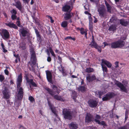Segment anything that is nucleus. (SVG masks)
<instances>
[{"mask_svg": "<svg viewBox=\"0 0 129 129\" xmlns=\"http://www.w3.org/2000/svg\"><path fill=\"white\" fill-rule=\"evenodd\" d=\"M101 119V116L99 114H96L94 119L93 115L90 113H87L85 117V122L89 123L91 122L94 121L96 123L99 124L103 126V127L105 128V126H107V125L106 122L104 121H101L100 120Z\"/></svg>", "mask_w": 129, "mask_h": 129, "instance_id": "1", "label": "nucleus"}, {"mask_svg": "<svg viewBox=\"0 0 129 129\" xmlns=\"http://www.w3.org/2000/svg\"><path fill=\"white\" fill-rule=\"evenodd\" d=\"M22 81V76L21 74L19 75L17 79L16 89L18 93L16 96L18 100L22 101L24 95V89L23 87H21Z\"/></svg>", "mask_w": 129, "mask_h": 129, "instance_id": "2", "label": "nucleus"}, {"mask_svg": "<svg viewBox=\"0 0 129 129\" xmlns=\"http://www.w3.org/2000/svg\"><path fill=\"white\" fill-rule=\"evenodd\" d=\"M52 88L53 90H55V91H54L52 89L47 87L45 88V89L47 91L48 93L53 97L54 99L57 100L61 101L62 100V99L61 96L57 95H54V94L56 93L58 94L59 93L60 91L58 90H59V89L58 88L57 86L54 85H52Z\"/></svg>", "mask_w": 129, "mask_h": 129, "instance_id": "3", "label": "nucleus"}, {"mask_svg": "<svg viewBox=\"0 0 129 129\" xmlns=\"http://www.w3.org/2000/svg\"><path fill=\"white\" fill-rule=\"evenodd\" d=\"M62 115L65 119L70 120L73 117V112L69 109L64 108L62 110Z\"/></svg>", "mask_w": 129, "mask_h": 129, "instance_id": "4", "label": "nucleus"}, {"mask_svg": "<svg viewBox=\"0 0 129 129\" xmlns=\"http://www.w3.org/2000/svg\"><path fill=\"white\" fill-rule=\"evenodd\" d=\"M125 42L120 40L112 43L111 44V47L113 49L121 48L124 46Z\"/></svg>", "mask_w": 129, "mask_h": 129, "instance_id": "5", "label": "nucleus"}, {"mask_svg": "<svg viewBox=\"0 0 129 129\" xmlns=\"http://www.w3.org/2000/svg\"><path fill=\"white\" fill-rule=\"evenodd\" d=\"M0 34L3 39L6 40L10 38V34L8 30L3 29L0 30Z\"/></svg>", "mask_w": 129, "mask_h": 129, "instance_id": "6", "label": "nucleus"}, {"mask_svg": "<svg viewBox=\"0 0 129 129\" xmlns=\"http://www.w3.org/2000/svg\"><path fill=\"white\" fill-rule=\"evenodd\" d=\"M100 16L102 18H105L106 16V11L104 5L101 6L98 9Z\"/></svg>", "mask_w": 129, "mask_h": 129, "instance_id": "7", "label": "nucleus"}, {"mask_svg": "<svg viewBox=\"0 0 129 129\" xmlns=\"http://www.w3.org/2000/svg\"><path fill=\"white\" fill-rule=\"evenodd\" d=\"M116 95L115 93L113 92H109L102 98V100L104 101H109L110 99L114 97Z\"/></svg>", "mask_w": 129, "mask_h": 129, "instance_id": "8", "label": "nucleus"}, {"mask_svg": "<svg viewBox=\"0 0 129 129\" xmlns=\"http://www.w3.org/2000/svg\"><path fill=\"white\" fill-rule=\"evenodd\" d=\"M98 102L95 100L90 99L88 100L87 103L89 106L91 108L96 107L98 105Z\"/></svg>", "mask_w": 129, "mask_h": 129, "instance_id": "9", "label": "nucleus"}, {"mask_svg": "<svg viewBox=\"0 0 129 129\" xmlns=\"http://www.w3.org/2000/svg\"><path fill=\"white\" fill-rule=\"evenodd\" d=\"M4 99H9L10 96V92L7 87H5L2 91Z\"/></svg>", "mask_w": 129, "mask_h": 129, "instance_id": "10", "label": "nucleus"}, {"mask_svg": "<svg viewBox=\"0 0 129 129\" xmlns=\"http://www.w3.org/2000/svg\"><path fill=\"white\" fill-rule=\"evenodd\" d=\"M115 84L119 87L121 90L124 92L127 93V89L124 86V85L122 84L121 82L116 80V82L115 83Z\"/></svg>", "mask_w": 129, "mask_h": 129, "instance_id": "11", "label": "nucleus"}, {"mask_svg": "<svg viewBox=\"0 0 129 129\" xmlns=\"http://www.w3.org/2000/svg\"><path fill=\"white\" fill-rule=\"evenodd\" d=\"M86 79L88 83H90L96 80V77L94 75L91 76L90 74H88L87 75Z\"/></svg>", "mask_w": 129, "mask_h": 129, "instance_id": "12", "label": "nucleus"}, {"mask_svg": "<svg viewBox=\"0 0 129 129\" xmlns=\"http://www.w3.org/2000/svg\"><path fill=\"white\" fill-rule=\"evenodd\" d=\"M20 32L22 36L25 37L28 36L29 34V30L27 28H22L20 29Z\"/></svg>", "mask_w": 129, "mask_h": 129, "instance_id": "13", "label": "nucleus"}, {"mask_svg": "<svg viewBox=\"0 0 129 129\" xmlns=\"http://www.w3.org/2000/svg\"><path fill=\"white\" fill-rule=\"evenodd\" d=\"M46 78L48 81L50 83H52V79L51 73L49 71H46Z\"/></svg>", "mask_w": 129, "mask_h": 129, "instance_id": "14", "label": "nucleus"}, {"mask_svg": "<svg viewBox=\"0 0 129 129\" xmlns=\"http://www.w3.org/2000/svg\"><path fill=\"white\" fill-rule=\"evenodd\" d=\"M48 104L52 112L57 117L58 116L56 112V109L53 106L52 104H51L49 102H48Z\"/></svg>", "mask_w": 129, "mask_h": 129, "instance_id": "15", "label": "nucleus"}, {"mask_svg": "<svg viewBox=\"0 0 129 129\" xmlns=\"http://www.w3.org/2000/svg\"><path fill=\"white\" fill-rule=\"evenodd\" d=\"M70 129H77L78 128V125L75 122H72L69 125Z\"/></svg>", "mask_w": 129, "mask_h": 129, "instance_id": "16", "label": "nucleus"}, {"mask_svg": "<svg viewBox=\"0 0 129 129\" xmlns=\"http://www.w3.org/2000/svg\"><path fill=\"white\" fill-rule=\"evenodd\" d=\"M5 24L10 28H13L16 29H18L17 25L12 22H9L8 23H5Z\"/></svg>", "mask_w": 129, "mask_h": 129, "instance_id": "17", "label": "nucleus"}, {"mask_svg": "<svg viewBox=\"0 0 129 129\" xmlns=\"http://www.w3.org/2000/svg\"><path fill=\"white\" fill-rule=\"evenodd\" d=\"M119 23L122 26H126L128 25L129 23L127 21L123 19L119 20Z\"/></svg>", "mask_w": 129, "mask_h": 129, "instance_id": "18", "label": "nucleus"}, {"mask_svg": "<svg viewBox=\"0 0 129 129\" xmlns=\"http://www.w3.org/2000/svg\"><path fill=\"white\" fill-rule=\"evenodd\" d=\"M15 6L18 8L20 11L22 10V6L21 2L18 0L15 2Z\"/></svg>", "mask_w": 129, "mask_h": 129, "instance_id": "19", "label": "nucleus"}, {"mask_svg": "<svg viewBox=\"0 0 129 129\" xmlns=\"http://www.w3.org/2000/svg\"><path fill=\"white\" fill-rule=\"evenodd\" d=\"M34 30L37 39H38L39 41H41V36L40 34V32L36 28H35Z\"/></svg>", "mask_w": 129, "mask_h": 129, "instance_id": "20", "label": "nucleus"}, {"mask_svg": "<svg viewBox=\"0 0 129 129\" xmlns=\"http://www.w3.org/2000/svg\"><path fill=\"white\" fill-rule=\"evenodd\" d=\"M73 14H71V13L70 12H67L65 14V16H64V18L66 20H68L70 19L73 15Z\"/></svg>", "mask_w": 129, "mask_h": 129, "instance_id": "21", "label": "nucleus"}, {"mask_svg": "<svg viewBox=\"0 0 129 129\" xmlns=\"http://www.w3.org/2000/svg\"><path fill=\"white\" fill-rule=\"evenodd\" d=\"M19 48L22 50H25L26 48V44L24 42H22L20 43Z\"/></svg>", "mask_w": 129, "mask_h": 129, "instance_id": "22", "label": "nucleus"}, {"mask_svg": "<svg viewBox=\"0 0 129 129\" xmlns=\"http://www.w3.org/2000/svg\"><path fill=\"white\" fill-rule=\"evenodd\" d=\"M102 63L106 65L108 68H110L112 66L111 63L109 61L103 59L102 61Z\"/></svg>", "mask_w": 129, "mask_h": 129, "instance_id": "23", "label": "nucleus"}, {"mask_svg": "<svg viewBox=\"0 0 129 129\" xmlns=\"http://www.w3.org/2000/svg\"><path fill=\"white\" fill-rule=\"evenodd\" d=\"M80 33L82 35L84 34L85 37L86 38V39H87V30H84V28L83 27H81V28Z\"/></svg>", "mask_w": 129, "mask_h": 129, "instance_id": "24", "label": "nucleus"}, {"mask_svg": "<svg viewBox=\"0 0 129 129\" xmlns=\"http://www.w3.org/2000/svg\"><path fill=\"white\" fill-rule=\"evenodd\" d=\"M105 3L107 7V12L111 13V9L112 8L111 6L106 1H105Z\"/></svg>", "mask_w": 129, "mask_h": 129, "instance_id": "25", "label": "nucleus"}, {"mask_svg": "<svg viewBox=\"0 0 129 129\" xmlns=\"http://www.w3.org/2000/svg\"><path fill=\"white\" fill-rule=\"evenodd\" d=\"M60 66L61 67V68L59 67H58V69L59 71L61 72L63 76H66L67 74L66 72L64 70L63 68L62 65L61 64H60Z\"/></svg>", "mask_w": 129, "mask_h": 129, "instance_id": "26", "label": "nucleus"}, {"mask_svg": "<svg viewBox=\"0 0 129 129\" xmlns=\"http://www.w3.org/2000/svg\"><path fill=\"white\" fill-rule=\"evenodd\" d=\"M70 5H65L62 8V10L64 12H67L70 8Z\"/></svg>", "mask_w": 129, "mask_h": 129, "instance_id": "27", "label": "nucleus"}, {"mask_svg": "<svg viewBox=\"0 0 129 129\" xmlns=\"http://www.w3.org/2000/svg\"><path fill=\"white\" fill-rule=\"evenodd\" d=\"M116 29V25L114 24L112 25L109 28L108 30L111 31H113L115 30Z\"/></svg>", "mask_w": 129, "mask_h": 129, "instance_id": "28", "label": "nucleus"}, {"mask_svg": "<svg viewBox=\"0 0 129 129\" xmlns=\"http://www.w3.org/2000/svg\"><path fill=\"white\" fill-rule=\"evenodd\" d=\"M28 82L29 83L30 85H31L34 87H37V84L34 82L33 80L32 79H30Z\"/></svg>", "mask_w": 129, "mask_h": 129, "instance_id": "29", "label": "nucleus"}, {"mask_svg": "<svg viewBox=\"0 0 129 129\" xmlns=\"http://www.w3.org/2000/svg\"><path fill=\"white\" fill-rule=\"evenodd\" d=\"M94 70L93 68H87L85 70V72H86L88 73H91L93 72Z\"/></svg>", "mask_w": 129, "mask_h": 129, "instance_id": "30", "label": "nucleus"}, {"mask_svg": "<svg viewBox=\"0 0 129 129\" xmlns=\"http://www.w3.org/2000/svg\"><path fill=\"white\" fill-rule=\"evenodd\" d=\"M92 48H95L98 45L96 42L94 41H91L90 44H89Z\"/></svg>", "mask_w": 129, "mask_h": 129, "instance_id": "31", "label": "nucleus"}, {"mask_svg": "<svg viewBox=\"0 0 129 129\" xmlns=\"http://www.w3.org/2000/svg\"><path fill=\"white\" fill-rule=\"evenodd\" d=\"M102 66V70L103 71V73H104L105 72L107 73L108 72L107 69L105 65L102 64H101Z\"/></svg>", "mask_w": 129, "mask_h": 129, "instance_id": "32", "label": "nucleus"}, {"mask_svg": "<svg viewBox=\"0 0 129 129\" xmlns=\"http://www.w3.org/2000/svg\"><path fill=\"white\" fill-rule=\"evenodd\" d=\"M93 23H89V29L91 32H92L93 31Z\"/></svg>", "mask_w": 129, "mask_h": 129, "instance_id": "33", "label": "nucleus"}, {"mask_svg": "<svg viewBox=\"0 0 129 129\" xmlns=\"http://www.w3.org/2000/svg\"><path fill=\"white\" fill-rule=\"evenodd\" d=\"M68 24L67 21H64L62 22L61 24V26L63 27H66Z\"/></svg>", "mask_w": 129, "mask_h": 129, "instance_id": "34", "label": "nucleus"}, {"mask_svg": "<svg viewBox=\"0 0 129 129\" xmlns=\"http://www.w3.org/2000/svg\"><path fill=\"white\" fill-rule=\"evenodd\" d=\"M1 46L2 47V49H3V52L5 53L7 52L8 51L5 48V46L3 43V42H2L1 44Z\"/></svg>", "mask_w": 129, "mask_h": 129, "instance_id": "35", "label": "nucleus"}, {"mask_svg": "<svg viewBox=\"0 0 129 129\" xmlns=\"http://www.w3.org/2000/svg\"><path fill=\"white\" fill-rule=\"evenodd\" d=\"M98 94H97V95H99V98H101V96L104 94V92L103 91H100L99 90L98 91Z\"/></svg>", "mask_w": 129, "mask_h": 129, "instance_id": "36", "label": "nucleus"}, {"mask_svg": "<svg viewBox=\"0 0 129 129\" xmlns=\"http://www.w3.org/2000/svg\"><path fill=\"white\" fill-rule=\"evenodd\" d=\"M28 100L31 103H33L35 102V99L32 96H29Z\"/></svg>", "mask_w": 129, "mask_h": 129, "instance_id": "37", "label": "nucleus"}, {"mask_svg": "<svg viewBox=\"0 0 129 129\" xmlns=\"http://www.w3.org/2000/svg\"><path fill=\"white\" fill-rule=\"evenodd\" d=\"M78 90L81 91H84L85 90V87L84 86H81L78 88Z\"/></svg>", "mask_w": 129, "mask_h": 129, "instance_id": "38", "label": "nucleus"}, {"mask_svg": "<svg viewBox=\"0 0 129 129\" xmlns=\"http://www.w3.org/2000/svg\"><path fill=\"white\" fill-rule=\"evenodd\" d=\"M16 23L17 26L21 28H22L23 26L21 25V22L20 20L17 21L16 22Z\"/></svg>", "mask_w": 129, "mask_h": 129, "instance_id": "39", "label": "nucleus"}, {"mask_svg": "<svg viewBox=\"0 0 129 129\" xmlns=\"http://www.w3.org/2000/svg\"><path fill=\"white\" fill-rule=\"evenodd\" d=\"M10 12L12 14V15L17 14V12L16 10L14 9H13L12 10H11Z\"/></svg>", "mask_w": 129, "mask_h": 129, "instance_id": "40", "label": "nucleus"}, {"mask_svg": "<svg viewBox=\"0 0 129 129\" xmlns=\"http://www.w3.org/2000/svg\"><path fill=\"white\" fill-rule=\"evenodd\" d=\"M68 39H71L74 41H75V40H76V39L75 38H74V37L72 38L71 36H68V37H66L65 38V39L66 40Z\"/></svg>", "mask_w": 129, "mask_h": 129, "instance_id": "41", "label": "nucleus"}, {"mask_svg": "<svg viewBox=\"0 0 129 129\" xmlns=\"http://www.w3.org/2000/svg\"><path fill=\"white\" fill-rule=\"evenodd\" d=\"M49 49L50 52L51 53L52 55L53 56L55 57V55L53 51L52 50V48L51 47H49Z\"/></svg>", "mask_w": 129, "mask_h": 129, "instance_id": "42", "label": "nucleus"}, {"mask_svg": "<svg viewBox=\"0 0 129 129\" xmlns=\"http://www.w3.org/2000/svg\"><path fill=\"white\" fill-rule=\"evenodd\" d=\"M17 16L16 14H12L11 16V18L12 20H15L16 19Z\"/></svg>", "mask_w": 129, "mask_h": 129, "instance_id": "43", "label": "nucleus"}, {"mask_svg": "<svg viewBox=\"0 0 129 129\" xmlns=\"http://www.w3.org/2000/svg\"><path fill=\"white\" fill-rule=\"evenodd\" d=\"M95 48L98 50V52H101L102 51V49L101 47L98 46V45Z\"/></svg>", "mask_w": 129, "mask_h": 129, "instance_id": "44", "label": "nucleus"}, {"mask_svg": "<svg viewBox=\"0 0 129 129\" xmlns=\"http://www.w3.org/2000/svg\"><path fill=\"white\" fill-rule=\"evenodd\" d=\"M5 79V77L4 75H0V81L2 82Z\"/></svg>", "mask_w": 129, "mask_h": 129, "instance_id": "45", "label": "nucleus"}, {"mask_svg": "<svg viewBox=\"0 0 129 129\" xmlns=\"http://www.w3.org/2000/svg\"><path fill=\"white\" fill-rule=\"evenodd\" d=\"M31 61L32 64L34 65L36 63V58L31 59Z\"/></svg>", "mask_w": 129, "mask_h": 129, "instance_id": "46", "label": "nucleus"}, {"mask_svg": "<svg viewBox=\"0 0 129 129\" xmlns=\"http://www.w3.org/2000/svg\"><path fill=\"white\" fill-rule=\"evenodd\" d=\"M57 58L59 61V63L60 64H61V63L62 62V59L58 55L57 56Z\"/></svg>", "mask_w": 129, "mask_h": 129, "instance_id": "47", "label": "nucleus"}, {"mask_svg": "<svg viewBox=\"0 0 129 129\" xmlns=\"http://www.w3.org/2000/svg\"><path fill=\"white\" fill-rule=\"evenodd\" d=\"M36 55L35 54V52L34 53H32L31 55V59L36 58Z\"/></svg>", "mask_w": 129, "mask_h": 129, "instance_id": "48", "label": "nucleus"}, {"mask_svg": "<svg viewBox=\"0 0 129 129\" xmlns=\"http://www.w3.org/2000/svg\"><path fill=\"white\" fill-rule=\"evenodd\" d=\"M47 16L48 17V18L50 19L51 22L52 23H53L54 22V20L52 18V17L49 15H47Z\"/></svg>", "mask_w": 129, "mask_h": 129, "instance_id": "49", "label": "nucleus"}, {"mask_svg": "<svg viewBox=\"0 0 129 129\" xmlns=\"http://www.w3.org/2000/svg\"><path fill=\"white\" fill-rule=\"evenodd\" d=\"M28 74H26L25 76V78L26 81L27 82H28V81H29V80L30 79H29V78L28 77Z\"/></svg>", "mask_w": 129, "mask_h": 129, "instance_id": "50", "label": "nucleus"}, {"mask_svg": "<svg viewBox=\"0 0 129 129\" xmlns=\"http://www.w3.org/2000/svg\"><path fill=\"white\" fill-rule=\"evenodd\" d=\"M91 15H89L88 16V19L89 20V23H93L92 19L91 16Z\"/></svg>", "mask_w": 129, "mask_h": 129, "instance_id": "51", "label": "nucleus"}, {"mask_svg": "<svg viewBox=\"0 0 129 129\" xmlns=\"http://www.w3.org/2000/svg\"><path fill=\"white\" fill-rule=\"evenodd\" d=\"M30 52L31 53L35 52L34 51V49L33 47H30Z\"/></svg>", "mask_w": 129, "mask_h": 129, "instance_id": "52", "label": "nucleus"}, {"mask_svg": "<svg viewBox=\"0 0 129 129\" xmlns=\"http://www.w3.org/2000/svg\"><path fill=\"white\" fill-rule=\"evenodd\" d=\"M118 63L119 62L117 61H116L115 63V67L116 68H117L119 67L118 65Z\"/></svg>", "mask_w": 129, "mask_h": 129, "instance_id": "53", "label": "nucleus"}, {"mask_svg": "<svg viewBox=\"0 0 129 129\" xmlns=\"http://www.w3.org/2000/svg\"><path fill=\"white\" fill-rule=\"evenodd\" d=\"M4 72L5 74L7 75H8L9 74V72L8 71L7 69H6L4 70Z\"/></svg>", "mask_w": 129, "mask_h": 129, "instance_id": "54", "label": "nucleus"}, {"mask_svg": "<svg viewBox=\"0 0 129 129\" xmlns=\"http://www.w3.org/2000/svg\"><path fill=\"white\" fill-rule=\"evenodd\" d=\"M51 60V57L50 56H48L47 58V60L48 62H50Z\"/></svg>", "mask_w": 129, "mask_h": 129, "instance_id": "55", "label": "nucleus"}, {"mask_svg": "<svg viewBox=\"0 0 129 129\" xmlns=\"http://www.w3.org/2000/svg\"><path fill=\"white\" fill-rule=\"evenodd\" d=\"M103 44H104V47H105L106 46L109 45V44L107 43L106 42H104Z\"/></svg>", "mask_w": 129, "mask_h": 129, "instance_id": "56", "label": "nucleus"}, {"mask_svg": "<svg viewBox=\"0 0 129 129\" xmlns=\"http://www.w3.org/2000/svg\"><path fill=\"white\" fill-rule=\"evenodd\" d=\"M15 57L19 61H20V58H19V55L18 54L16 55Z\"/></svg>", "mask_w": 129, "mask_h": 129, "instance_id": "57", "label": "nucleus"}, {"mask_svg": "<svg viewBox=\"0 0 129 129\" xmlns=\"http://www.w3.org/2000/svg\"><path fill=\"white\" fill-rule=\"evenodd\" d=\"M49 49L48 50V49H47V51H46V52H47V55L49 56L50 55V53H49Z\"/></svg>", "mask_w": 129, "mask_h": 129, "instance_id": "58", "label": "nucleus"}, {"mask_svg": "<svg viewBox=\"0 0 129 129\" xmlns=\"http://www.w3.org/2000/svg\"><path fill=\"white\" fill-rule=\"evenodd\" d=\"M24 2L28 3L29 2L30 0H22Z\"/></svg>", "mask_w": 129, "mask_h": 129, "instance_id": "59", "label": "nucleus"}, {"mask_svg": "<svg viewBox=\"0 0 129 129\" xmlns=\"http://www.w3.org/2000/svg\"><path fill=\"white\" fill-rule=\"evenodd\" d=\"M19 128L21 129H25V128L23 126L21 125H20V126Z\"/></svg>", "mask_w": 129, "mask_h": 129, "instance_id": "60", "label": "nucleus"}, {"mask_svg": "<svg viewBox=\"0 0 129 129\" xmlns=\"http://www.w3.org/2000/svg\"><path fill=\"white\" fill-rule=\"evenodd\" d=\"M93 17H94V19H95L94 20V21H93L94 22V23H96L98 21L97 18H96L95 16H94Z\"/></svg>", "mask_w": 129, "mask_h": 129, "instance_id": "61", "label": "nucleus"}, {"mask_svg": "<svg viewBox=\"0 0 129 129\" xmlns=\"http://www.w3.org/2000/svg\"><path fill=\"white\" fill-rule=\"evenodd\" d=\"M125 120L126 121L128 118V115L127 114H125Z\"/></svg>", "mask_w": 129, "mask_h": 129, "instance_id": "62", "label": "nucleus"}, {"mask_svg": "<svg viewBox=\"0 0 129 129\" xmlns=\"http://www.w3.org/2000/svg\"><path fill=\"white\" fill-rule=\"evenodd\" d=\"M86 14H88L89 15H91V14L90 13H89L88 11H86L84 12Z\"/></svg>", "mask_w": 129, "mask_h": 129, "instance_id": "63", "label": "nucleus"}, {"mask_svg": "<svg viewBox=\"0 0 129 129\" xmlns=\"http://www.w3.org/2000/svg\"><path fill=\"white\" fill-rule=\"evenodd\" d=\"M39 26L40 28L41 29V30H43V26H41L40 25H39Z\"/></svg>", "mask_w": 129, "mask_h": 129, "instance_id": "64", "label": "nucleus"}]
</instances>
